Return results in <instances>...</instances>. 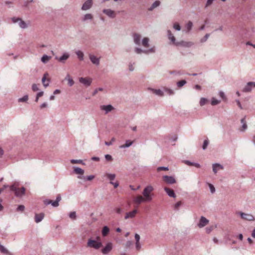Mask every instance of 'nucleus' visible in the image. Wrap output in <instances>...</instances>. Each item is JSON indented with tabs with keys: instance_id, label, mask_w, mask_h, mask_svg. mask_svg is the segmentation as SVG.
<instances>
[{
	"instance_id": "1",
	"label": "nucleus",
	"mask_w": 255,
	"mask_h": 255,
	"mask_svg": "<svg viewBox=\"0 0 255 255\" xmlns=\"http://www.w3.org/2000/svg\"><path fill=\"white\" fill-rule=\"evenodd\" d=\"M132 38L134 43L137 45H140L141 44L145 48H148L149 46V38L148 37H144L142 40H141V35L138 33H134L132 34Z\"/></svg>"
},
{
	"instance_id": "2",
	"label": "nucleus",
	"mask_w": 255,
	"mask_h": 255,
	"mask_svg": "<svg viewBox=\"0 0 255 255\" xmlns=\"http://www.w3.org/2000/svg\"><path fill=\"white\" fill-rule=\"evenodd\" d=\"M103 246L100 237H97L96 239L91 238L88 239L87 243V247L90 248L98 250Z\"/></svg>"
},
{
	"instance_id": "3",
	"label": "nucleus",
	"mask_w": 255,
	"mask_h": 255,
	"mask_svg": "<svg viewBox=\"0 0 255 255\" xmlns=\"http://www.w3.org/2000/svg\"><path fill=\"white\" fill-rule=\"evenodd\" d=\"M18 183L15 182L10 186V189L11 191L14 192L15 196L17 197H21L24 195L25 188L24 187H22L19 189L18 188Z\"/></svg>"
},
{
	"instance_id": "4",
	"label": "nucleus",
	"mask_w": 255,
	"mask_h": 255,
	"mask_svg": "<svg viewBox=\"0 0 255 255\" xmlns=\"http://www.w3.org/2000/svg\"><path fill=\"white\" fill-rule=\"evenodd\" d=\"M153 190V188L151 185H148L144 189L142 194L143 198L146 202H150L152 199V194H151Z\"/></svg>"
},
{
	"instance_id": "5",
	"label": "nucleus",
	"mask_w": 255,
	"mask_h": 255,
	"mask_svg": "<svg viewBox=\"0 0 255 255\" xmlns=\"http://www.w3.org/2000/svg\"><path fill=\"white\" fill-rule=\"evenodd\" d=\"M155 51L156 50L155 46H153L151 48L146 50H143L141 48L138 47H136L134 49V52L138 54H140L142 53L145 54H148L149 53H154L155 52Z\"/></svg>"
},
{
	"instance_id": "6",
	"label": "nucleus",
	"mask_w": 255,
	"mask_h": 255,
	"mask_svg": "<svg viewBox=\"0 0 255 255\" xmlns=\"http://www.w3.org/2000/svg\"><path fill=\"white\" fill-rule=\"evenodd\" d=\"M61 200V195L60 194H58L56 197V199L55 201H53L52 200H51L46 199L44 201V203L45 205L51 204L52 206L54 207H57L59 206V202Z\"/></svg>"
},
{
	"instance_id": "7",
	"label": "nucleus",
	"mask_w": 255,
	"mask_h": 255,
	"mask_svg": "<svg viewBox=\"0 0 255 255\" xmlns=\"http://www.w3.org/2000/svg\"><path fill=\"white\" fill-rule=\"evenodd\" d=\"M11 20L13 23L18 22L19 26L22 29L26 28L27 27V25L25 22L22 20L20 18L13 17L11 18Z\"/></svg>"
},
{
	"instance_id": "8",
	"label": "nucleus",
	"mask_w": 255,
	"mask_h": 255,
	"mask_svg": "<svg viewBox=\"0 0 255 255\" xmlns=\"http://www.w3.org/2000/svg\"><path fill=\"white\" fill-rule=\"evenodd\" d=\"M239 214L240 215L242 219L245 220L249 221H253L255 220V218L254 217V216L251 214L245 213L242 212H240Z\"/></svg>"
},
{
	"instance_id": "9",
	"label": "nucleus",
	"mask_w": 255,
	"mask_h": 255,
	"mask_svg": "<svg viewBox=\"0 0 255 255\" xmlns=\"http://www.w3.org/2000/svg\"><path fill=\"white\" fill-rule=\"evenodd\" d=\"M113 249V244L111 242L108 243L105 247L101 250V252L104 255L108 254Z\"/></svg>"
},
{
	"instance_id": "10",
	"label": "nucleus",
	"mask_w": 255,
	"mask_h": 255,
	"mask_svg": "<svg viewBox=\"0 0 255 255\" xmlns=\"http://www.w3.org/2000/svg\"><path fill=\"white\" fill-rule=\"evenodd\" d=\"M103 12L111 18H115L116 17V12L110 8L104 9Z\"/></svg>"
},
{
	"instance_id": "11",
	"label": "nucleus",
	"mask_w": 255,
	"mask_h": 255,
	"mask_svg": "<svg viewBox=\"0 0 255 255\" xmlns=\"http://www.w3.org/2000/svg\"><path fill=\"white\" fill-rule=\"evenodd\" d=\"M194 45V43L191 41H180L179 42H177L176 43V46H181L183 47H190Z\"/></svg>"
},
{
	"instance_id": "12",
	"label": "nucleus",
	"mask_w": 255,
	"mask_h": 255,
	"mask_svg": "<svg viewBox=\"0 0 255 255\" xmlns=\"http://www.w3.org/2000/svg\"><path fill=\"white\" fill-rule=\"evenodd\" d=\"M253 87H255V82H249L247 83L246 85L245 86L244 89H243V92L247 93L250 92L252 91V88Z\"/></svg>"
},
{
	"instance_id": "13",
	"label": "nucleus",
	"mask_w": 255,
	"mask_h": 255,
	"mask_svg": "<svg viewBox=\"0 0 255 255\" xmlns=\"http://www.w3.org/2000/svg\"><path fill=\"white\" fill-rule=\"evenodd\" d=\"M100 110L104 111L105 114H107L114 110V107L111 105H101L100 107Z\"/></svg>"
},
{
	"instance_id": "14",
	"label": "nucleus",
	"mask_w": 255,
	"mask_h": 255,
	"mask_svg": "<svg viewBox=\"0 0 255 255\" xmlns=\"http://www.w3.org/2000/svg\"><path fill=\"white\" fill-rule=\"evenodd\" d=\"M93 5V0H87L83 4L81 9L83 10H87L90 9Z\"/></svg>"
},
{
	"instance_id": "15",
	"label": "nucleus",
	"mask_w": 255,
	"mask_h": 255,
	"mask_svg": "<svg viewBox=\"0 0 255 255\" xmlns=\"http://www.w3.org/2000/svg\"><path fill=\"white\" fill-rule=\"evenodd\" d=\"M79 81L86 87L90 86L92 83V79L89 78L81 77L79 78Z\"/></svg>"
},
{
	"instance_id": "16",
	"label": "nucleus",
	"mask_w": 255,
	"mask_h": 255,
	"mask_svg": "<svg viewBox=\"0 0 255 255\" xmlns=\"http://www.w3.org/2000/svg\"><path fill=\"white\" fill-rule=\"evenodd\" d=\"M209 220L205 217L201 216L199 222L198 224V226L200 228H203L207 225L209 223Z\"/></svg>"
},
{
	"instance_id": "17",
	"label": "nucleus",
	"mask_w": 255,
	"mask_h": 255,
	"mask_svg": "<svg viewBox=\"0 0 255 255\" xmlns=\"http://www.w3.org/2000/svg\"><path fill=\"white\" fill-rule=\"evenodd\" d=\"M163 179L168 184H172L176 182V180L173 176L164 175Z\"/></svg>"
},
{
	"instance_id": "18",
	"label": "nucleus",
	"mask_w": 255,
	"mask_h": 255,
	"mask_svg": "<svg viewBox=\"0 0 255 255\" xmlns=\"http://www.w3.org/2000/svg\"><path fill=\"white\" fill-rule=\"evenodd\" d=\"M89 59L93 64L97 66L100 64V59L97 58L96 56L92 54H89Z\"/></svg>"
},
{
	"instance_id": "19",
	"label": "nucleus",
	"mask_w": 255,
	"mask_h": 255,
	"mask_svg": "<svg viewBox=\"0 0 255 255\" xmlns=\"http://www.w3.org/2000/svg\"><path fill=\"white\" fill-rule=\"evenodd\" d=\"M167 36L169 40L171 41L172 43L176 46V43H177V41H176V39L173 34L172 33L171 30H168L167 31Z\"/></svg>"
},
{
	"instance_id": "20",
	"label": "nucleus",
	"mask_w": 255,
	"mask_h": 255,
	"mask_svg": "<svg viewBox=\"0 0 255 255\" xmlns=\"http://www.w3.org/2000/svg\"><path fill=\"white\" fill-rule=\"evenodd\" d=\"M69 56L70 55L68 53H65L60 57H56L55 59L58 60L59 62L64 63V61L68 59Z\"/></svg>"
},
{
	"instance_id": "21",
	"label": "nucleus",
	"mask_w": 255,
	"mask_h": 255,
	"mask_svg": "<svg viewBox=\"0 0 255 255\" xmlns=\"http://www.w3.org/2000/svg\"><path fill=\"white\" fill-rule=\"evenodd\" d=\"M44 214L43 213H41L40 214L36 213L35 214V222L36 223H38L40 222L44 218Z\"/></svg>"
},
{
	"instance_id": "22",
	"label": "nucleus",
	"mask_w": 255,
	"mask_h": 255,
	"mask_svg": "<svg viewBox=\"0 0 255 255\" xmlns=\"http://www.w3.org/2000/svg\"><path fill=\"white\" fill-rule=\"evenodd\" d=\"M137 210L135 209L133 211L127 213L126 214V216L125 217V219H128L129 218H133L135 216V214L137 213Z\"/></svg>"
},
{
	"instance_id": "23",
	"label": "nucleus",
	"mask_w": 255,
	"mask_h": 255,
	"mask_svg": "<svg viewBox=\"0 0 255 255\" xmlns=\"http://www.w3.org/2000/svg\"><path fill=\"white\" fill-rule=\"evenodd\" d=\"M73 169V172L74 173L76 174H79V176H83V174L84 173V170L83 169L76 166H74Z\"/></svg>"
},
{
	"instance_id": "24",
	"label": "nucleus",
	"mask_w": 255,
	"mask_h": 255,
	"mask_svg": "<svg viewBox=\"0 0 255 255\" xmlns=\"http://www.w3.org/2000/svg\"><path fill=\"white\" fill-rule=\"evenodd\" d=\"M133 201L135 203L140 204L143 202H146L143 197L140 195H138L135 197L133 199Z\"/></svg>"
},
{
	"instance_id": "25",
	"label": "nucleus",
	"mask_w": 255,
	"mask_h": 255,
	"mask_svg": "<svg viewBox=\"0 0 255 255\" xmlns=\"http://www.w3.org/2000/svg\"><path fill=\"white\" fill-rule=\"evenodd\" d=\"M149 90L150 91H151L153 93H154V94H155L158 96L162 97L164 95L163 92L162 90H161L160 89H153V88H149Z\"/></svg>"
},
{
	"instance_id": "26",
	"label": "nucleus",
	"mask_w": 255,
	"mask_h": 255,
	"mask_svg": "<svg viewBox=\"0 0 255 255\" xmlns=\"http://www.w3.org/2000/svg\"><path fill=\"white\" fill-rule=\"evenodd\" d=\"M165 191L166 192L167 194L170 197L175 198L176 195L172 189L168 188L167 187H164V188Z\"/></svg>"
},
{
	"instance_id": "27",
	"label": "nucleus",
	"mask_w": 255,
	"mask_h": 255,
	"mask_svg": "<svg viewBox=\"0 0 255 255\" xmlns=\"http://www.w3.org/2000/svg\"><path fill=\"white\" fill-rule=\"evenodd\" d=\"M78 178L79 179H83L84 181H91L93 180L95 178V176L94 175H89L88 176H78Z\"/></svg>"
},
{
	"instance_id": "28",
	"label": "nucleus",
	"mask_w": 255,
	"mask_h": 255,
	"mask_svg": "<svg viewBox=\"0 0 255 255\" xmlns=\"http://www.w3.org/2000/svg\"><path fill=\"white\" fill-rule=\"evenodd\" d=\"M65 80L68 81V84L70 87L72 86L74 84V81L70 77L69 74H67L65 78Z\"/></svg>"
},
{
	"instance_id": "29",
	"label": "nucleus",
	"mask_w": 255,
	"mask_h": 255,
	"mask_svg": "<svg viewBox=\"0 0 255 255\" xmlns=\"http://www.w3.org/2000/svg\"><path fill=\"white\" fill-rule=\"evenodd\" d=\"M184 163L187 164V165H189V166H194L197 168H200V165L198 163H196V162H191L189 160H185L184 161Z\"/></svg>"
},
{
	"instance_id": "30",
	"label": "nucleus",
	"mask_w": 255,
	"mask_h": 255,
	"mask_svg": "<svg viewBox=\"0 0 255 255\" xmlns=\"http://www.w3.org/2000/svg\"><path fill=\"white\" fill-rule=\"evenodd\" d=\"M51 58V56L44 54L41 57V60L42 63H43L44 64H46L50 60Z\"/></svg>"
},
{
	"instance_id": "31",
	"label": "nucleus",
	"mask_w": 255,
	"mask_h": 255,
	"mask_svg": "<svg viewBox=\"0 0 255 255\" xmlns=\"http://www.w3.org/2000/svg\"><path fill=\"white\" fill-rule=\"evenodd\" d=\"M93 18V16L91 13H87L84 15L82 17V20L83 21H86L88 20H92Z\"/></svg>"
},
{
	"instance_id": "32",
	"label": "nucleus",
	"mask_w": 255,
	"mask_h": 255,
	"mask_svg": "<svg viewBox=\"0 0 255 255\" xmlns=\"http://www.w3.org/2000/svg\"><path fill=\"white\" fill-rule=\"evenodd\" d=\"M218 168L223 169V167L219 163H214L213 164V171L214 173H216L217 172Z\"/></svg>"
},
{
	"instance_id": "33",
	"label": "nucleus",
	"mask_w": 255,
	"mask_h": 255,
	"mask_svg": "<svg viewBox=\"0 0 255 255\" xmlns=\"http://www.w3.org/2000/svg\"><path fill=\"white\" fill-rule=\"evenodd\" d=\"M160 4V1L159 0H156L151 5V6L148 8V10L149 11H152L153 9H154L155 8L157 7V6H158Z\"/></svg>"
},
{
	"instance_id": "34",
	"label": "nucleus",
	"mask_w": 255,
	"mask_h": 255,
	"mask_svg": "<svg viewBox=\"0 0 255 255\" xmlns=\"http://www.w3.org/2000/svg\"><path fill=\"white\" fill-rule=\"evenodd\" d=\"M76 54L77 55L78 59L80 61H83L84 59V53L82 51L80 50H78L76 51Z\"/></svg>"
},
{
	"instance_id": "35",
	"label": "nucleus",
	"mask_w": 255,
	"mask_h": 255,
	"mask_svg": "<svg viewBox=\"0 0 255 255\" xmlns=\"http://www.w3.org/2000/svg\"><path fill=\"white\" fill-rule=\"evenodd\" d=\"M132 143H133V141H130L129 140H128L126 141V143L125 144L122 145L120 146V148H124L128 147L130 146H131Z\"/></svg>"
},
{
	"instance_id": "36",
	"label": "nucleus",
	"mask_w": 255,
	"mask_h": 255,
	"mask_svg": "<svg viewBox=\"0 0 255 255\" xmlns=\"http://www.w3.org/2000/svg\"><path fill=\"white\" fill-rule=\"evenodd\" d=\"M241 122L242 124L241 131H245L247 128V125L246 124L245 118L242 119L241 120Z\"/></svg>"
},
{
	"instance_id": "37",
	"label": "nucleus",
	"mask_w": 255,
	"mask_h": 255,
	"mask_svg": "<svg viewBox=\"0 0 255 255\" xmlns=\"http://www.w3.org/2000/svg\"><path fill=\"white\" fill-rule=\"evenodd\" d=\"M187 83V82L185 80H182L177 82L176 85L178 88H181Z\"/></svg>"
},
{
	"instance_id": "38",
	"label": "nucleus",
	"mask_w": 255,
	"mask_h": 255,
	"mask_svg": "<svg viewBox=\"0 0 255 255\" xmlns=\"http://www.w3.org/2000/svg\"><path fill=\"white\" fill-rule=\"evenodd\" d=\"M110 231L109 228L107 226H104L102 229V235L104 237L106 236Z\"/></svg>"
},
{
	"instance_id": "39",
	"label": "nucleus",
	"mask_w": 255,
	"mask_h": 255,
	"mask_svg": "<svg viewBox=\"0 0 255 255\" xmlns=\"http://www.w3.org/2000/svg\"><path fill=\"white\" fill-rule=\"evenodd\" d=\"M70 162L72 164H82L83 165L85 164V163L83 162V160L81 159H71Z\"/></svg>"
},
{
	"instance_id": "40",
	"label": "nucleus",
	"mask_w": 255,
	"mask_h": 255,
	"mask_svg": "<svg viewBox=\"0 0 255 255\" xmlns=\"http://www.w3.org/2000/svg\"><path fill=\"white\" fill-rule=\"evenodd\" d=\"M193 26V23L189 21L186 25V28L187 29V33L189 32L192 29Z\"/></svg>"
},
{
	"instance_id": "41",
	"label": "nucleus",
	"mask_w": 255,
	"mask_h": 255,
	"mask_svg": "<svg viewBox=\"0 0 255 255\" xmlns=\"http://www.w3.org/2000/svg\"><path fill=\"white\" fill-rule=\"evenodd\" d=\"M48 73H45L43 75V77H42V84L43 85V86L45 87H47L49 86V83H47V84H45V81H46V76L48 75Z\"/></svg>"
},
{
	"instance_id": "42",
	"label": "nucleus",
	"mask_w": 255,
	"mask_h": 255,
	"mask_svg": "<svg viewBox=\"0 0 255 255\" xmlns=\"http://www.w3.org/2000/svg\"><path fill=\"white\" fill-rule=\"evenodd\" d=\"M28 99V95H24L23 97L20 98L18 99V102H26Z\"/></svg>"
},
{
	"instance_id": "43",
	"label": "nucleus",
	"mask_w": 255,
	"mask_h": 255,
	"mask_svg": "<svg viewBox=\"0 0 255 255\" xmlns=\"http://www.w3.org/2000/svg\"><path fill=\"white\" fill-rule=\"evenodd\" d=\"M220 100H217L215 98H212L211 104L212 106H215L220 104Z\"/></svg>"
},
{
	"instance_id": "44",
	"label": "nucleus",
	"mask_w": 255,
	"mask_h": 255,
	"mask_svg": "<svg viewBox=\"0 0 255 255\" xmlns=\"http://www.w3.org/2000/svg\"><path fill=\"white\" fill-rule=\"evenodd\" d=\"M165 91L169 95H172L174 94V92L173 90L165 88L164 89Z\"/></svg>"
},
{
	"instance_id": "45",
	"label": "nucleus",
	"mask_w": 255,
	"mask_h": 255,
	"mask_svg": "<svg viewBox=\"0 0 255 255\" xmlns=\"http://www.w3.org/2000/svg\"><path fill=\"white\" fill-rule=\"evenodd\" d=\"M107 177L111 181H112L115 179L116 175L115 174H107Z\"/></svg>"
},
{
	"instance_id": "46",
	"label": "nucleus",
	"mask_w": 255,
	"mask_h": 255,
	"mask_svg": "<svg viewBox=\"0 0 255 255\" xmlns=\"http://www.w3.org/2000/svg\"><path fill=\"white\" fill-rule=\"evenodd\" d=\"M209 36H210V34H209V33L206 34L204 36V37L203 38L201 39L200 42L204 43V42H206L207 40V39H208V38L209 37Z\"/></svg>"
},
{
	"instance_id": "47",
	"label": "nucleus",
	"mask_w": 255,
	"mask_h": 255,
	"mask_svg": "<svg viewBox=\"0 0 255 255\" xmlns=\"http://www.w3.org/2000/svg\"><path fill=\"white\" fill-rule=\"evenodd\" d=\"M208 186L210 190V192L212 194H213L215 192V188L214 187V185H212L211 183H208Z\"/></svg>"
},
{
	"instance_id": "48",
	"label": "nucleus",
	"mask_w": 255,
	"mask_h": 255,
	"mask_svg": "<svg viewBox=\"0 0 255 255\" xmlns=\"http://www.w3.org/2000/svg\"><path fill=\"white\" fill-rule=\"evenodd\" d=\"M173 27L176 30L180 31L181 30V26L178 23H174Z\"/></svg>"
},
{
	"instance_id": "49",
	"label": "nucleus",
	"mask_w": 255,
	"mask_h": 255,
	"mask_svg": "<svg viewBox=\"0 0 255 255\" xmlns=\"http://www.w3.org/2000/svg\"><path fill=\"white\" fill-rule=\"evenodd\" d=\"M207 102V99L205 98H201L200 100V105L201 106L205 105L206 102Z\"/></svg>"
},
{
	"instance_id": "50",
	"label": "nucleus",
	"mask_w": 255,
	"mask_h": 255,
	"mask_svg": "<svg viewBox=\"0 0 255 255\" xmlns=\"http://www.w3.org/2000/svg\"><path fill=\"white\" fill-rule=\"evenodd\" d=\"M24 209H25V207L24 205H18L16 209V211L23 212L24 210Z\"/></svg>"
},
{
	"instance_id": "51",
	"label": "nucleus",
	"mask_w": 255,
	"mask_h": 255,
	"mask_svg": "<svg viewBox=\"0 0 255 255\" xmlns=\"http://www.w3.org/2000/svg\"><path fill=\"white\" fill-rule=\"evenodd\" d=\"M69 217L71 219H73V220L76 219V212L74 211L70 212V213L69 214Z\"/></svg>"
},
{
	"instance_id": "52",
	"label": "nucleus",
	"mask_w": 255,
	"mask_h": 255,
	"mask_svg": "<svg viewBox=\"0 0 255 255\" xmlns=\"http://www.w3.org/2000/svg\"><path fill=\"white\" fill-rule=\"evenodd\" d=\"M209 144V141L208 139H205L204 141V142H203V146H202V148L203 150H205L207 148V147L208 146Z\"/></svg>"
},
{
	"instance_id": "53",
	"label": "nucleus",
	"mask_w": 255,
	"mask_h": 255,
	"mask_svg": "<svg viewBox=\"0 0 255 255\" xmlns=\"http://www.w3.org/2000/svg\"><path fill=\"white\" fill-rule=\"evenodd\" d=\"M169 73L170 74H175L176 75H180L182 74V73L180 71H170Z\"/></svg>"
},
{
	"instance_id": "54",
	"label": "nucleus",
	"mask_w": 255,
	"mask_h": 255,
	"mask_svg": "<svg viewBox=\"0 0 255 255\" xmlns=\"http://www.w3.org/2000/svg\"><path fill=\"white\" fill-rule=\"evenodd\" d=\"M0 251L1 253L6 254L7 253V250L2 245L0 244Z\"/></svg>"
},
{
	"instance_id": "55",
	"label": "nucleus",
	"mask_w": 255,
	"mask_h": 255,
	"mask_svg": "<svg viewBox=\"0 0 255 255\" xmlns=\"http://www.w3.org/2000/svg\"><path fill=\"white\" fill-rule=\"evenodd\" d=\"M103 91V88H99L96 89L94 90V91L93 92L92 95H93V96H95L98 93V92H99V91Z\"/></svg>"
},
{
	"instance_id": "56",
	"label": "nucleus",
	"mask_w": 255,
	"mask_h": 255,
	"mask_svg": "<svg viewBox=\"0 0 255 255\" xmlns=\"http://www.w3.org/2000/svg\"><path fill=\"white\" fill-rule=\"evenodd\" d=\"M182 204V203L181 201H179V202H177L175 205H174V209L175 210H178V208Z\"/></svg>"
},
{
	"instance_id": "57",
	"label": "nucleus",
	"mask_w": 255,
	"mask_h": 255,
	"mask_svg": "<svg viewBox=\"0 0 255 255\" xmlns=\"http://www.w3.org/2000/svg\"><path fill=\"white\" fill-rule=\"evenodd\" d=\"M32 90L34 92L38 91L39 90V88H38V87L37 86V85H36V84H32Z\"/></svg>"
},
{
	"instance_id": "58",
	"label": "nucleus",
	"mask_w": 255,
	"mask_h": 255,
	"mask_svg": "<svg viewBox=\"0 0 255 255\" xmlns=\"http://www.w3.org/2000/svg\"><path fill=\"white\" fill-rule=\"evenodd\" d=\"M158 171H161V170H168V167H164V166H160L158 167L157 169Z\"/></svg>"
},
{
	"instance_id": "59",
	"label": "nucleus",
	"mask_w": 255,
	"mask_h": 255,
	"mask_svg": "<svg viewBox=\"0 0 255 255\" xmlns=\"http://www.w3.org/2000/svg\"><path fill=\"white\" fill-rule=\"evenodd\" d=\"M105 157L107 161H112L113 160L112 156L110 154H106V155H105Z\"/></svg>"
},
{
	"instance_id": "60",
	"label": "nucleus",
	"mask_w": 255,
	"mask_h": 255,
	"mask_svg": "<svg viewBox=\"0 0 255 255\" xmlns=\"http://www.w3.org/2000/svg\"><path fill=\"white\" fill-rule=\"evenodd\" d=\"M213 230V226H211V227H207L206 228V232L207 234H209L210 233L212 230Z\"/></svg>"
},
{
	"instance_id": "61",
	"label": "nucleus",
	"mask_w": 255,
	"mask_h": 255,
	"mask_svg": "<svg viewBox=\"0 0 255 255\" xmlns=\"http://www.w3.org/2000/svg\"><path fill=\"white\" fill-rule=\"evenodd\" d=\"M115 140V138H112L110 141H109V142L106 141L105 143L106 145L109 146V145H112L113 142Z\"/></svg>"
},
{
	"instance_id": "62",
	"label": "nucleus",
	"mask_w": 255,
	"mask_h": 255,
	"mask_svg": "<svg viewBox=\"0 0 255 255\" xmlns=\"http://www.w3.org/2000/svg\"><path fill=\"white\" fill-rule=\"evenodd\" d=\"M213 1L214 0H207L205 5V7H207L208 6L211 5L213 3Z\"/></svg>"
},
{
	"instance_id": "63",
	"label": "nucleus",
	"mask_w": 255,
	"mask_h": 255,
	"mask_svg": "<svg viewBox=\"0 0 255 255\" xmlns=\"http://www.w3.org/2000/svg\"><path fill=\"white\" fill-rule=\"evenodd\" d=\"M219 96H220V97H221L223 100L225 99H226V96L225 95V94L222 91H220L219 92Z\"/></svg>"
},
{
	"instance_id": "64",
	"label": "nucleus",
	"mask_w": 255,
	"mask_h": 255,
	"mask_svg": "<svg viewBox=\"0 0 255 255\" xmlns=\"http://www.w3.org/2000/svg\"><path fill=\"white\" fill-rule=\"evenodd\" d=\"M115 211L118 214H121L123 212V209L121 208H117Z\"/></svg>"
}]
</instances>
